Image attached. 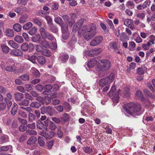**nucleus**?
<instances>
[{
    "mask_svg": "<svg viewBox=\"0 0 155 155\" xmlns=\"http://www.w3.org/2000/svg\"><path fill=\"white\" fill-rule=\"evenodd\" d=\"M63 25L61 28L62 32V37L64 39H67L69 35V33L68 31V25L64 26Z\"/></svg>",
    "mask_w": 155,
    "mask_h": 155,
    "instance_id": "obj_7",
    "label": "nucleus"
},
{
    "mask_svg": "<svg viewBox=\"0 0 155 155\" xmlns=\"http://www.w3.org/2000/svg\"><path fill=\"white\" fill-rule=\"evenodd\" d=\"M36 140L37 138L35 137L32 136L28 140L27 144L29 145L33 144L35 143Z\"/></svg>",
    "mask_w": 155,
    "mask_h": 155,
    "instance_id": "obj_24",
    "label": "nucleus"
},
{
    "mask_svg": "<svg viewBox=\"0 0 155 155\" xmlns=\"http://www.w3.org/2000/svg\"><path fill=\"white\" fill-rule=\"evenodd\" d=\"M70 62L72 64H74L76 61V59L75 57L71 55L70 58Z\"/></svg>",
    "mask_w": 155,
    "mask_h": 155,
    "instance_id": "obj_61",
    "label": "nucleus"
},
{
    "mask_svg": "<svg viewBox=\"0 0 155 155\" xmlns=\"http://www.w3.org/2000/svg\"><path fill=\"white\" fill-rule=\"evenodd\" d=\"M6 107V104L4 102L0 103V111H3Z\"/></svg>",
    "mask_w": 155,
    "mask_h": 155,
    "instance_id": "obj_59",
    "label": "nucleus"
},
{
    "mask_svg": "<svg viewBox=\"0 0 155 155\" xmlns=\"http://www.w3.org/2000/svg\"><path fill=\"white\" fill-rule=\"evenodd\" d=\"M101 63L97 65V70L99 72H102L108 70L111 67V63L107 59H101L100 61Z\"/></svg>",
    "mask_w": 155,
    "mask_h": 155,
    "instance_id": "obj_3",
    "label": "nucleus"
},
{
    "mask_svg": "<svg viewBox=\"0 0 155 155\" xmlns=\"http://www.w3.org/2000/svg\"><path fill=\"white\" fill-rule=\"evenodd\" d=\"M14 40L19 43H22L24 41V39L22 36L19 35H16L15 37Z\"/></svg>",
    "mask_w": 155,
    "mask_h": 155,
    "instance_id": "obj_27",
    "label": "nucleus"
},
{
    "mask_svg": "<svg viewBox=\"0 0 155 155\" xmlns=\"http://www.w3.org/2000/svg\"><path fill=\"white\" fill-rule=\"evenodd\" d=\"M37 32V29L35 27H33L31 30L28 31V33L31 35H33Z\"/></svg>",
    "mask_w": 155,
    "mask_h": 155,
    "instance_id": "obj_47",
    "label": "nucleus"
},
{
    "mask_svg": "<svg viewBox=\"0 0 155 155\" xmlns=\"http://www.w3.org/2000/svg\"><path fill=\"white\" fill-rule=\"evenodd\" d=\"M135 46L136 44L134 42L131 41L129 43V47L130 50L133 51Z\"/></svg>",
    "mask_w": 155,
    "mask_h": 155,
    "instance_id": "obj_53",
    "label": "nucleus"
},
{
    "mask_svg": "<svg viewBox=\"0 0 155 155\" xmlns=\"http://www.w3.org/2000/svg\"><path fill=\"white\" fill-rule=\"evenodd\" d=\"M0 46L3 52L7 53L9 51V48L6 45L4 44H1Z\"/></svg>",
    "mask_w": 155,
    "mask_h": 155,
    "instance_id": "obj_26",
    "label": "nucleus"
},
{
    "mask_svg": "<svg viewBox=\"0 0 155 155\" xmlns=\"http://www.w3.org/2000/svg\"><path fill=\"white\" fill-rule=\"evenodd\" d=\"M130 94V89L128 87H126L124 89L123 94L126 97H128Z\"/></svg>",
    "mask_w": 155,
    "mask_h": 155,
    "instance_id": "obj_25",
    "label": "nucleus"
},
{
    "mask_svg": "<svg viewBox=\"0 0 155 155\" xmlns=\"http://www.w3.org/2000/svg\"><path fill=\"white\" fill-rule=\"evenodd\" d=\"M141 109L140 104L138 103L131 102L127 105V112L130 114L138 115V113Z\"/></svg>",
    "mask_w": 155,
    "mask_h": 155,
    "instance_id": "obj_2",
    "label": "nucleus"
},
{
    "mask_svg": "<svg viewBox=\"0 0 155 155\" xmlns=\"http://www.w3.org/2000/svg\"><path fill=\"white\" fill-rule=\"evenodd\" d=\"M13 28L14 30L17 32L21 31V25L18 23L14 24L13 26Z\"/></svg>",
    "mask_w": 155,
    "mask_h": 155,
    "instance_id": "obj_29",
    "label": "nucleus"
},
{
    "mask_svg": "<svg viewBox=\"0 0 155 155\" xmlns=\"http://www.w3.org/2000/svg\"><path fill=\"white\" fill-rule=\"evenodd\" d=\"M115 76L114 74L113 73L111 74L110 75L107 76V77L104 78V80L106 81L107 83L108 84L111 83L114 80Z\"/></svg>",
    "mask_w": 155,
    "mask_h": 155,
    "instance_id": "obj_13",
    "label": "nucleus"
},
{
    "mask_svg": "<svg viewBox=\"0 0 155 155\" xmlns=\"http://www.w3.org/2000/svg\"><path fill=\"white\" fill-rule=\"evenodd\" d=\"M51 30V31L53 32H56L58 31V29L52 23L48 25Z\"/></svg>",
    "mask_w": 155,
    "mask_h": 155,
    "instance_id": "obj_41",
    "label": "nucleus"
},
{
    "mask_svg": "<svg viewBox=\"0 0 155 155\" xmlns=\"http://www.w3.org/2000/svg\"><path fill=\"white\" fill-rule=\"evenodd\" d=\"M8 43V45L13 48L16 49L18 48L19 47L18 44L15 43L13 40H10L9 41Z\"/></svg>",
    "mask_w": 155,
    "mask_h": 155,
    "instance_id": "obj_19",
    "label": "nucleus"
},
{
    "mask_svg": "<svg viewBox=\"0 0 155 155\" xmlns=\"http://www.w3.org/2000/svg\"><path fill=\"white\" fill-rule=\"evenodd\" d=\"M25 87L28 92H29L32 89V86L31 84H26L25 85Z\"/></svg>",
    "mask_w": 155,
    "mask_h": 155,
    "instance_id": "obj_49",
    "label": "nucleus"
},
{
    "mask_svg": "<svg viewBox=\"0 0 155 155\" xmlns=\"http://www.w3.org/2000/svg\"><path fill=\"white\" fill-rule=\"evenodd\" d=\"M4 101L7 103L8 108H9L12 105V102L8 100L6 97L4 98Z\"/></svg>",
    "mask_w": 155,
    "mask_h": 155,
    "instance_id": "obj_62",
    "label": "nucleus"
},
{
    "mask_svg": "<svg viewBox=\"0 0 155 155\" xmlns=\"http://www.w3.org/2000/svg\"><path fill=\"white\" fill-rule=\"evenodd\" d=\"M6 35L8 37H12L14 36V31L12 29H8L5 31Z\"/></svg>",
    "mask_w": 155,
    "mask_h": 155,
    "instance_id": "obj_23",
    "label": "nucleus"
},
{
    "mask_svg": "<svg viewBox=\"0 0 155 155\" xmlns=\"http://www.w3.org/2000/svg\"><path fill=\"white\" fill-rule=\"evenodd\" d=\"M82 24L81 20H79L75 23L73 27L72 31L74 32H76V31L80 28Z\"/></svg>",
    "mask_w": 155,
    "mask_h": 155,
    "instance_id": "obj_14",
    "label": "nucleus"
},
{
    "mask_svg": "<svg viewBox=\"0 0 155 155\" xmlns=\"http://www.w3.org/2000/svg\"><path fill=\"white\" fill-rule=\"evenodd\" d=\"M36 56L34 55L28 57V59L34 64L36 63Z\"/></svg>",
    "mask_w": 155,
    "mask_h": 155,
    "instance_id": "obj_38",
    "label": "nucleus"
},
{
    "mask_svg": "<svg viewBox=\"0 0 155 155\" xmlns=\"http://www.w3.org/2000/svg\"><path fill=\"white\" fill-rule=\"evenodd\" d=\"M10 54L15 56L19 57L23 55V52L19 49H13L10 52Z\"/></svg>",
    "mask_w": 155,
    "mask_h": 155,
    "instance_id": "obj_11",
    "label": "nucleus"
},
{
    "mask_svg": "<svg viewBox=\"0 0 155 155\" xmlns=\"http://www.w3.org/2000/svg\"><path fill=\"white\" fill-rule=\"evenodd\" d=\"M135 95L137 98H140L141 99H143V94L142 93L141 91L140 90H138L137 91Z\"/></svg>",
    "mask_w": 155,
    "mask_h": 155,
    "instance_id": "obj_45",
    "label": "nucleus"
},
{
    "mask_svg": "<svg viewBox=\"0 0 155 155\" xmlns=\"http://www.w3.org/2000/svg\"><path fill=\"white\" fill-rule=\"evenodd\" d=\"M54 143V141L52 140L48 141L47 142V146L49 148H51L52 147Z\"/></svg>",
    "mask_w": 155,
    "mask_h": 155,
    "instance_id": "obj_60",
    "label": "nucleus"
},
{
    "mask_svg": "<svg viewBox=\"0 0 155 155\" xmlns=\"http://www.w3.org/2000/svg\"><path fill=\"white\" fill-rule=\"evenodd\" d=\"M38 143L41 146H43L44 145L45 142L43 140V137H38Z\"/></svg>",
    "mask_w": 155,
    "mask_h": 155,
    "instance_id": "obj_46",
    "label": "nucleus"
},
{
    "mask_svg": "<svg viewBox=\"0 0 155 155\" xmlns=\"http://www.w3.org/2000/svg\"><path fill=\"white\" fill-rule=\"evenodd\" d=\"M84 152L88 154H90L92 151L90 147H85L84 148Z\"/></svg>",
    "mask_w": 155,
    "mask_h": 155,
    "instance_id": "obj_64",
    "label": "nucleus"
},
{
    "mask_svg": "<svg viewBox=\"0 0 155 155\" xmlns=\"http://www.w3.org/2000/svg\"><path fill=\"white\" fill-rule=\"evenodd\" d=\"M45 18L47 21V23L48 25L52 23V19L50 16H46Z\"/></svg>",
    "mask_w": 155,
    "mask_h": 155,
    "instance_id": "obj_57",
    "label": "nucleus"
},
{
    "mask_svg": "<svg viewBox=\"0 0 155 155\" xmlns=\"http://www.w3.org/2000/svg\"><path fill=\"white\" fill-rule=\"evenodd\" d=\"M57 135L59 137L61 138L63 136V132L60 127L57 128Z\"/></svg>",
    "mask_w": 155,
    "mask_h": 155,
    "instance_id": "obj_54",
    "label": "nucleus"
},
{
    "mask_svg": "<svg viewBox=\"0 0 155 155\" xmlns=\"http://www.w3.org/2000/svg\"><path fill=\"white\" fill-rule=\"evenodd\" d=\"M149 41H150L153 45L155 44L154 41H155V36L153 35H151L148 38Z\"/></svg>",
    "mask_w": 155,
    "mask_h": 155,
    "instance_id": "obj_48",
    "label": "nucleus"
},
{
    "mask_svg": "<svg viewBox=\"0 0 155 155\" xmlns=\"http://www.w3.org/2000/svg\"><path fill=\"white\" fill-rule=\"evenodd\" d=\"M27 126L21 125L19 127V129L21 131L24 132L27 130Z\"/></svg>",
    "mask_w": 155,
    "mask_h": 155,
    "instance_id": "obj_63",
    "label": "nucleus"
},
{
    "mask_svg": "<svg viewBox=\"0 0 155 155\" xmlns=\"http://www.w3.org/2000/svg\"><path fill=\"white\" fill-rule=\"evenodd\" d=\"M29 101V100L25 99L22 101L20 102L18 104L20 106H27L28 105Z\"/></svg>",
    "mask_w": 155,
    "mask_h": 155,
    "instance_id": "obj_36",
    "label": "nucleus"
},
{
    "mask_svg": "<svg viewBox=\"0 0 155 155\" xmlns=\"http://www.w3.org/2000/svg\"><path fill=\"white\" fill-rule=\"evenodd\" d=\"M97 63V61L95 59L93 58L88 62L87 64L88 67L90 68H92Z\"/></svg>",
    "mask_w": 155,
    "mask_h": 155,
    "instance_id": "obj_21",
    "label": "nucleus"
},
{
    "mask_svg": "<svg viewBox=\"0 0 155 155\" xmlns=\"http://www.w3.org/2000/svg\"><path fill=\"white\" fill-rule=\"evenodd\" d=\"M40 43L41 45L45 48H46L49 46V44L47 42L45 39V40H44L42 42Z\"/></svg>",
    "mask_w": 155,
    "mask_h": 155,
    "instance_id": "obj_52",
    "label": "nucleus"
},
{
    "mask_svg": "<svg viewBox=\"0 0 155 155\" xmlns=\"http://www.w3.org/2000/svg\"><path fill=\"white\" fill-rule=\"evenodd\" d=\"M147 68L145 66L139 68L137 70V73L139 74H143L146 72Z\"/></svg>",
    "mask_w": 155,
    "mask_h": 155,
    "instance_id": "obj_17",
    "label": "nucleus"
},
{
    "mask_svg": "<svg viewBox=\"0 0 155 155\" xmlns=\"http://www.w3.org/2000/svg\"><path fill=\"white\" fill-rule=\"evenodd\" d=\"M133 20L130 19H126L124 21V24L127 26H129L132 24Z\"/></svg>",
    "mask_w": 155,
    "mask_h": 155,
    "instance_id": "obj_39",
    "label": "nucleus"
},
{
    "mask_svg": "<svg viewBox=\"0 0 155 155\" xmlns=\"http://www.w3.org/2000/svg\"><path fill=\"white\" fill-rule=\"evenodd\" d=\"M54 21L61 27V28H62L63 25H64V26L68 25L67 24L64 23L62 19L59 16H57L54 18Z\"/></svg>",
    "mask_w": 155,
    "mask_h": 155,
    "instance_id": "obj_12",
    "label": "nucleus"
},
{
    "mask_svg": "<svg viewBox=\"0 0 155 155\" xmlns=\"http://www.w3.org/2000/svg\"><path fill=\"white\" fill-rule=\"evenodd\" d=\"M36 125L37 127L39 129H42L44 126V124L39 120L37 121Z\"/></svg>",
    "mask_w": 155,
    "mask_h": 155,
    "instance_id": "obj_35",
    "label": "nucleus"
},
{
    "mask_svg": "<svg viewBox=\"0 0 155 155\" xmlns=\"http://www.w3.org/2000/svg\"><path fill=\"white\" fill-rule=\"evenodd\" d=\"M39 30L42 38L44 39H45L46 37L47 34H48L49 33L47 32L45 29L43 27L40 28Z\"/></svg>",
    "mask_w": 155,
    "mask_h": 155,
    "instance_id": "obj_16",
    "label": "nucleus"
},
{
    "mask_svg": "<svg viewBox=\"0 0 155 155\" xmlns=\"http://www.w3.org/2000/svg\"><path fill=\"white\" fill-rule=\"evenodd\" d=\"M14 97L16 100L17 101H19L24 98L23 94L18 92L14 94Z\"/></svg>",
    "mask_w": 155,
    "mask_h": 155,
    "instance_id": "obj_20",
    "label": "nucleus"
},
{
    "mask_svg": "<svg viewBox=\"0 0 155 155\" xmlns=\"http://www.w3.org/2000/svg\"><path fill=\"white\" fill-rule=\"evenodd\" d=\"M32 25V24L31 22H28L23 26V28L24 30H29Z\"/></svg>",
    "mask_w": 155,
    "mask_h": 155,
    "instance_id": "obj_28",
    "label": "nucleus"
},
{
    "mask_svg": "<svg viewBox=\"0 0 155 155\" xmlns=\"http://www.w3.org/2000/svg\"><path fill=\"white\" fill-rule=\"evenodd\" d=\"M46 112L50 116L53 115V113L52 108L50 106H48L46 108Z\"/></svg>",
    "mask_w": 155,
    "mask_h": 155,
    "instance_id": "obj_42",
    "label": "nucleus"
},
{
    "mask_svg": "<svg viewBox=\"0 0 155 155\" xmlns=\"http://www.w3.org/2000/svg\"><path fill=\"white\" fill-rule=\"evenodd\" d=\"M28 16L27 15H22L19 19V22L21 23H23L27 21Z\"/></svg>",
    "mask_w": 155,
    "mask_h": 155,
    "instance_id": "obj_32",
    "label": "nucleus"
},
{
    "mask_svg": "<svg viewBox=\"0 0 155 155\" xmlns=\"http://www.w3.org/2000/svg\"><path fill=\"white\" fill-rule=\"evenodd\" d=\"M43 137L46 138L47 140L50 139L52 138L54 135L55 133L52 131H48L46 130L45 133H42Z\"/></svg>",
    "mask_w": 155,
    "mask_h": 155,
    "instance_id": "obj_9",
    "label": "nucleus"
},
{
    "mask_svg": "<svg viewBox=\"0 0 155 155\" xmlns=\"http://www.w3.org/2000/svg\"><path fill=\"white\" fill-rule=\"evenodd\" d=\"M137 17L138 18L143 20L145 17V14L143 12L139 13L137 14Z\"/></svg>",
    "mask_w": 155,
    "mask_h": 155,
    "instance_id": "obj_55",
    "label": "nucleus"
},
{
    "mask_svg": "<svg viewBox=\"0 0 155 155\" xmlns=\"http://www.w3.org/2000/svg\"><path fill=\"white\" fill-rule=\"evenodd\" d=\"M116 88L114 86H112L111 89L108 93V94L110 97H113L112 100L114 102L117 103L119 99V94H120V90H119L116 93Z\"/></svg>",
    "mask_w": 155,
    "mask_h": 155,
    "instance_id": "obj_4",
    "label": "nucleus"
},
{
    "mask_svg": "<svg viewBox=\"0 0 155 155\" xmlns=\"http://www.w3.org/2000/svg\"><path fill=\"white\" fill-rule=\"evenodd\" d=\"M32 21L35 24L38 25L39 26H41L42 23L38 19L34 18L33 19Z\"/></svg>",
    "mask_w": 155,
    "mask_h": 155,
    "instance_id": "obj_51",
    "label": "nucleus"
},
{
    "mask_svg": "<svg viewBox=\"0 0 155 155\" xmlns=\"http://www.w3.org/2000/svg\"><path fill=\"white\" fill-rule=\"evenodd\" d=\"M30 71L31 73L35 76H38L40 75L39 72L35 68H32Z\"/></svg>",
    "mask_w": 155,
    "mask_h": 155,
    "instance_id": "obj_30",
    "label": "nucleus"
},
{
    "mask_svg": "<svg viewBox=\"0 0 155 155\" xmlns=\"http://www.w3.org/2000/svg\"><path fill=\"white\" fill-rule=\"evenodd\" d=\"M29 48V45L28 44L24 43L21 46V50L24 51H27Z\"/></svg>",
    "mask_w": 155,
    "mask_h": 155,
    "instance_id": "obj_34",
    "label": "nucleus"
},
{
    "mask_svg": "<svg viewBox=\"0 0 155 155\" xmlns=\"http://www.w3.org/2000/svg\"><path fill=\"white\" fill-rule=\"evenodd\" d=\"M41 106V104L37 102H33L30 104V106L31 107L35 108H38Z\"/></svg>",
    "mask_w": 155,
    "mask_h": 155,
    "instance_id": "obj_31",
    "label": "nucleus"
},
{
    "mask_svg": "<svg viewBox=\"0 0 155 155\" xmlns=\"http://www.w3.org/2000/svg\"><path fill=\"white\" fill-rule=\"evenodd\" d=\"M69 119V117L68 114L66 113L64 114L61 117L62 120L64 122L68 121Z\"/></svg>",
    "mask_w": 155,
    "mask_h": 155,
    "instance_id": "obj_44",
    "label": "nucleus"
},
{
    "mask_svg": "<svg viewBox=\"0 0 155 155\" xmlns=\"http://www.w3.org/2000/svg\"><path fill=\"white\" fill-rule=\"evenodd\" d=\"M64 105L66 111L67 112H69L71 110L70 105L67 102L64 103Z\"/></svg>",
    "mask_w": 155,
    "mask_h": 155,
    "instance_id": "obj_50",
    "label": "nucleus"
},
{
    "mask_svg": "<svg viewBox=\"0 0 155 155\" xmlns=\"http://www.w3.org/2000/svg\"><path fill=\"white\" fill-rule=\"evenodd\" d=\"M71 18H69L67 21L69 25V27H71L75 22V18H76V15L74 13H71L70 14Z\"/></svg>",
    "mask_w": 155,
    "mask_h": 155,
    "instance_id": "obj_10",
    "label": "nucleus"
},
{
    "mask_svg": "<svg viewBox=\"0 0 155 155\" xmlns=\"http://www.w3.org/2000/svg\"><path fill=\"white\" fill-rule=\"evenodd\" d=\"M35 118V116L32 113H29L28 114V121L31 122Z\"/></svg>",
    "mask_w": 155,
    "mask_h": 155,
    "instance_id": "obj_43",
    "label": "nucleus"
},
{
    "mask_svg": "<svg viewBox=\"0 0 155 155\" xmlns=\"http://www.w3.org/2000/svg\"><path fill=\"white\" fill-rule=\"evenodd\" d=\"M59 60L62 63H65L66 62L69 58L68 55L64 54L61 55L59 58Z\"/></svg>",
    "mask_w": 155,
    "mask_h": 155,
    "instance_id": "obj_15",
    "label": "nucleus"
},
{
    "mask_svg": "<svg viewBox=\"0 0 155 155\" xmlns=\"http://www.w3.org/2000/svg\"><path fill=\"white\" fill-rule=\"evenodd\" d=\"M118 41L117 39L115 41H112L110 44V46L111 48L117 53L121 54L122 53L119 50V48L117 46Z\"/></svg>",
    "mask_w": 155,
    "mask_h": 155,
    "instance_id": "obj_6",
    "label": "nucleus"
},
{
    "mask_svg": "<svg viewBox=\"0 0 155 155\" xmlns=\"http://www.w3.org/2000/svg\"><path fill=\"white\" fill-rule=\"evenodd\" d=\"M96 31L95 25L92 24L87 26L84 25L79 29L78 33L82 34L84 38L88 41L96 35Z\"/></svg>",
    "mask_w": 155,
    "mask_h": 155,
    "instance_id": "obj_1",
    "label": "nucleus"
},
{
    "mask_svg": "<svg viewBox=\"0 0 155 155\" xmlns=\"http://www.w3.org/2000/svg\"><path fill=\"white\" fill-rule=\"evenodd\" d=\"M103 39V37L101 36H96L91 41L90 45L92 46H97L102 42Z\"/></svg>",
    "mask_w": 155,
    "mask_h": 155,
    "instance_id": "obj_5",
    "label": "nucleus"
},
{
    "mask_svg": "<svg viewBox=\"0 0 155 155\" xmlns=\"http://www.w3.org/2000/svg\"><path fill=\"white\" fill-rule=\"evenodd\" d=\"M41 38L40 35L38 34L32 38V41L36 43H40L41 41Z\"/></svg>",
    "mask_w": 155,
    "mask_h": 155,
    "instance_id": "obj_22",
    "label": "nucleus"
},
{
    "mask_svg": "<svg viewBox=\"0 0 155 155\" xmlns=\"http://www.w3.org/2000/svg\"><path fill=\"white\" fill-rule=\"evenodd\" d=\"M15 104L16 105V104H14V106L13 107L11 111L12 114L13 115H15L16 114L17 110V107L16 106Z\"/></svg>",
    "mask_w": 155,
    "mask_h": 155,
    "instance_id": "obj_58",
    "label": "nucleus"
},
{
    "mask_svg": "<svg viewBox=\"0 0 155 155\" xmlns=\"http://www.w3.org/2000/svg\"><path fill=\"white\" fill-rule=\"evenodd\" d=\"M35 49L37 51L41 53V54L44 48L41 45H35Z\"/></svg>",
    "mask_w": 155,
    "mask_h": 155,
    "instance_id": "obj_33",
    "label": "nucleus"
},
{
    "mask_svg": "<svg viewBox=\"0 0 155 155\" xmlns=\"http://www.w3.org/2000/svg\"><path fill=\"white\" fill-rule=\"evenodd\" d=\"M35 87L37 90L39 92H41L43 90V87L41 84H37L35 86Z\"/></svg>",
    "mask_w": 155,
    "mask_h": 155,
    "instance_id": "obj_56",
    "label": "nucleus"
},
{
    "mask_svg": "<svg viewBox=\"0 0 155 155\" xmlns=\"http://www.w3.org/2000/svg\"><path fill=\"white\" fill-rule=\"evenodd\" d=\"M44 123L45 126L46 127H48L52 130H54L56 127V126L55 124L48 119H47L45 121Z\"/></svg>",
    "mask_w": 155,
    "mask_h": 155,
    "instance_id": "obj_8",
    "label": "nucleus"
},
{
    "mask_svg": "<svg viewBox=\"0 0 155 155\" xmlns=\"http://www.w3.org/2000/svg\"><path fill=\"white\" fill-rule=\"evenodd\" d=\"M37 59L38 62L41 64H43L46 62L45 57L42 55L38 56L37 58Z\"/></svg>",
    "mask_w": 155,
    "mask_h": 155,
    "instance_id": "obj_18",
    "label": "nucleus"
},
{
    "mask_svg": "<svg viewBox=\"0 0 155 155\" xmlns=\"http://www.w3.org/2000/svg\"><path fill=\"white\" fill-rule=\"evenodd\" d=\"M41 54L46 56L49 57L51 56V53L49 50L44 49Z\"/></svg>",
    "mask_w": 155,
    "mask_h": 155,
    "instance_id": "obj_37",
    "label": "nucleus"
},
{
    "mask_svg": "<svg viewBox=\"0 0 155 155\" xmlns=\"http://www.w3.org/2000/svg\"><path fill=\"white\" fill-rule=\"evenodd\" d=\"M99 84L100 86L103 87L105 86L108 85L106 81L104 80V78H103L100 79L99 82Z\"/></svg>",
    "mask_w": 155,
    "mask_h": 155,
    "instance_id": "obj_40",
    "label": "nucleus"
}]
</instances>
